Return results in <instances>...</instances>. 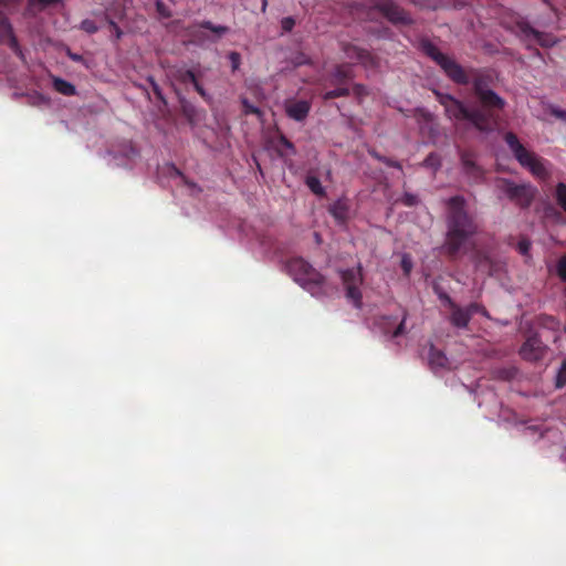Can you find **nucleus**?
<instances>
[{"label":"nucleus","instance_id":"nucleus-1","mask_svg":"<svg viewBox=\"0 0 566 566\" xmlns=\"http://www.w3.org/2000/svg\"><path fill=\"white\" fill-rule=\"evenodd\" d=\"M419 49L441 67L450 81L458 85L471 84L473 93L480 103V108L489 112L492 122L494 120V112L505 108L506 101L492 88L494 76L491 70L472 69L470 71L472 77L470 78L461 64L440 52L428 38H420Z\"/></svg>","mask_w":566,"mask_h":566},{"label":"nucleus","instance_id":"nucleus-2","mask_svg":"<svg viewBox=\"0 0 566 566\" xmlns=\"http://www.w3.org/2000/svg\"><path fill=\"white\" fill-rule=\"evenodd\" d=\"M446 203V241L441 245V251L450 259L459 255L468 241L472 239L479 230L473 216L467 209V199L461 196H452L444 200Z\"/></svg>","mask_w":566,"mask_h":566},{"label":"nucleus","instance_id":"nucleus-3","mask_svg":"<svg viewBox=\"0 0 566 566\" xmlns=\"http://www.w3.org/2000/svg\"><path fill=\"white\" fill-rule=\"evenodd\" d=\"M290 276L312 296L321 298L325 295V279L312 264L303 258H292L286 262Z\"/></svg>","mask_w":566,"mask_h":566},{"label":"nucleus","instance_id":"nucleus-4","mask_svg":"<svg viewBox=\"0 0 566 566\" xmlns=\"http://www.w3.org/2000/svg\"><path fill=\"white\" fill-rule=\"evenodd\" d=\"M493 190L500 201H509L521 209L528 208L536 193V189L530 184H517L504 177L494 179Z\"/></svg>","mask_w":566,"mask_h":566},{"label":"nucleus","instance_id":"nucleus-5","mask_svg":"<svg viewBox=\"0 0 566 566\" xmlns=\"http://www.w3.org/2000/svg\"><path fill=\"white\" fill-rule=\"evenodd\" d=\"M444 112L450 119L465 120L481 133H489L492 129L493 122L488 111H482L480 107H469L457 97L444 108Z\"/></svg>","mask_w":566,"mask_h":566},{"label":"nucleus","instance_id":"nucleus-6","mask_svg":"<svg viewBox=\"0 0 566 566\" xmlns=\"http://www.w3.org/2000/svg\"><path fill=\"white\" fill-rule=\"evenodd\" d=\"M504 139L522 167L527 168L535 176H543L545 174L544 165L521 144L514 133H506Z\"/></svg>","mask_w":566,"mask_h":566},{"label":"nucleus","instance_id":"nucleus-7","mask_svg":"<svg viewBox=\"0 0 566 566\" xmlns=\"http://www.w3.org/2000/svg\"><path fill=\"white\" fill-rule=\"evenodd\" d=\"M369 7L380 12L394 25H411L412 17L394 0H370Z\"/></svg>","mask_w":566,"mask_h":566},{"label":"nucleus","instance_id":"nucleus-8","mask_svg":"<svg viewBox=\"0 0 566 566\" xmlns=\"http://www.w3.org/2000/svg\"><path fill=\"white\" fill-rule=\"evenodd\" d=\"M343 285L346 290V298L354 305L355 308H361V292L360 285L363 283L361 268L358 265L356 269H344L338 271Z\"/></svg>","mask_w":566,"mask_h":566},{"label":"nucleus","instance_id":"nucleus-9","mask_svg":"<svg viewBox=\"0 0 566 566\" xmlns=\"http://www.w3.org/2000/svg\"><path fill=\"white\" fill-rule=\"evenodd\" d=\"M107 164L113 167H132L139 158V151L130 142H125L116 149L107 150L104 154Z\"/></svg>","mask_w":566,"mask_h":566},{"label":"nucleus","instance_id":"nucleus-10","mask_svg":"<svg viewBox=\"0 0 566 566\" xmlns=\"http://www.w3.org/2000/svg\"><path fill=\"white\" fill-rule=\"evenodd\" d=\"M516 33L523 42L534 41L543 48H552L557 43V39L546 32L533 28L526 19H520L515 23Z\"/></svg>","mask_w":566,"mask_h":566},{"label":"nucleus","instance_id":"nucleus-11","mask_svg":"<svg viewBox=\"0 0 566 566\" xmlns=\"http://www.w3.org/2000/svg\"><path fill=\"white\" fill-rule=\"evenodd\" d=\"M547 346L537 333H532L520 348V355L524 360L538 361L544 358Z\"/></svg>","mask_w":566,"mask_h":566},{"label":"nucleus","instance_id":"nucleus-12","mask_svg":"<svg viewBox=\"0 0 566 566\" xmlns=\"http://www.w3.org/2000/svg\"><path fill=\"white\" fill-rule=\"evenodd\" d=\"M406 319L407 313L403 311L400 318L391 315L381 316L377 324L385 336L389 339H395L406 334Z\"/></svg>","mask_w":566,"mask_h":566},{"label":"nucleus","instance_id":"nucleus-13","mask_svg":"<svg viewBox=\"0 0 566 566\" xmlns=\"http://www.w3.org/2000/svg\"><path fill=\"white\" fill-rule=\"evenodd\" d=\"M460 161L463 174L473 184H482L484 181V170L476 164L473 153L463 150L460 153Z\"/></svg>","mask_w":566,"mask_h":566},{"label":"nucleus","instance_id":"nucleus-14","mask_svg":"<svg viewBox=\"0 0 566 566\" xmlns=\"http://www.w3.org/2000/svg\"><path fill=\"white\" fill-rule=\"evenodd\" d=\"M451 310V315L449 321L451 325L458 329H464L468 327L472 316L475 314L478 310L476 306H459L454 303L453 306L449 307Z\"/></svg>","mask_w":566,"mask_h":566},{"label":"nucleus","instance_id":"nucleus-15","mask_svg":"<svg viewBox=\"0 0 566 566\" xmlns=\"http://www.w3.org/2000/svg\"><path fill=\"white\" fill-rule=\"evenodd\" d=\"M0 42L7 43L9 48L23 60L24 55L19 45L18 39L13 32L12 24L9 19L3 17L0 19Z\"/></svg>","mask_w":566,"mask_h":566},{"label":"nucleus","instance_id":"nucleus-16","mask_svg":"<svg viewBox=\"0 0 566 566\" xmlns=\"http://www.w3.org/2000/svg\"><path fill=\"white\" fill-rule=\"evenodd\" d=\"M166 169L170 177H175L178 180L176 185L189 196L197 197L202 191L200 186L188 180L187 177L182 175V172L174 164H167Z\"/></svg>","mask_w":566,"mask_h":566},{"label":"nucleus","instance_id":"nucleus-17","mask_svg":"<svg viewBox=\"0 0 566 566\" xmlns=\"http://www.w3.org/2000/svg\"><path fill=\"white\" fill-rule=\"evenodd\" d=\"M311 103L306 99H298L285 105V113L289 118L295 122H304L310 112H311Z\"/></svg>","mask_w":566,"mask_h":566},{"label":"nucleus","instance_id":"nucleus-18","mask_svg":"<svg viewBox=\"0 0 566 566\" xmlns=\"http://www.w3.org/2000/svg\"><path fill=\"white\" fill-rule=\"evenodd\" d=\"M328 212L335 219L337 224H344L348 219L349 207L345 199L338 198L329 205Z\"/></svg>","mask_w":566,"mask_h":566},{"label":"nucleus","instance_id":"nucleus-19","mask_svg":"<svg viewBox=\"0 0 566 566\" xmlns=\"http://www.w3.org/2000/svg\"><path fill=\"white\" fill-rule=\"evenodd\" d=\"M342 50L345 56L352 61L366 63L370 57L367 50L352 43H344Z\"/></svg>","mask_w":566,"mask_h":566},{"label":"nucleus","instance_id":"nucleus-20","mask_svg":"<svg viewBox=\"0 0 566 566\" xmlns=\"http://www.w3.org/2000/svg\"><path fill=\"white\" fill-rule=\"evenodd\" d=\"M449 359L442 350L437 349L432 344L428 353V364L433 371L448 366Z\"/></svg>","mask_w":566,"mask_h":566},{"label":"nucleus","instance_id":"nucleus-21","mask_svg":"<svg viewBox=\"0 0 566 566\" xmlns=\"http://www.w3.org/2000/svg\"><path fill=\"white\" fill-rule=\"evenodd\" d=\"M53 88L64 96H73L76 94L75 85L62 77L53 78Z\"/></svg>","mask_w":566,"mask_h":566},{"label":"nucleus","instance_id":"nucleus-22","mask_svg":"<svg viewBox=\"0 0 566 566\" xmlns=\"http://www.w3.org/2000/svg\"><path fill=\"white\" fill-rule=\"evenodd\" d=\"M279 145L282 146L284 148L281 149L279 148L277 149V155L284 159V163L285 165H287L289 167L291 166V164L287 163V159L285 158L287 155L290 156H295L296 155V148L294 146V144L287 138L285 137L284 135H281L280 138H279Z\"/></svg>","mask_w":566,"mask_h":566},{"label":"nucleus","instance_id":"nucleus-23","mask_svg":"<svg viewBox=\"0 0 566 566\" xmlns=\"http://www.w3.org/2000/svg\"><path fill=\"white\" fill-rule=\"evenodd\" d=\"M331 75L336 82L343 83L353 77V70L348 64L337 65L332 71Z\"/></svg>","mask_w":566,"mask_h":566},{"label":"nucleus","instance_id":"nucleus-24","mask_svg":"<svg viewBox=\"0 0 566 566\" xmlns=\"http://www.w3.org/2000/svg\"><path fill=\"white\" fill-rule=\"evenodd\" d=\"M305 185L316 196L323 197L326 193L321 180L315 176H307L305 179Z\"/></svg>","mask_w":566,"mask_h":566},{"label":"nucleus","instance_id":"nucleus-25","mask_svg":"<svg viewBox=\"0 0 566 566\" xmlns=\"http://www.w3.org/2000/svg\"><path fill=\"white\" fill-rule=\"evenodd\" d=\"M199 27L216 33L219 38L229 32L228 27L221 24H213L209 20H203L202 22H200Z\"/></svg>","mask_w":566,"mask_h":566},{"label":"nucleus","instance_id":"nucleus-26","mask_svg":"<svg viewBox=\"0 0 566 566\" xmlns=\"http://www.w3.org/2000/svg\"><path fill=\"white\" fill-rule=\"evenodd\" d=\"M433 292L437 295V297L442 302L443 305L450 307L454 305V301L451 298V296L440 286V284L434 283Z\"/></svg>","mask_w":566,"mask_h":566},{"label":"nucleus","instance_id":"nucleus-27","mask_svg":"<svg viewBox=\"0 0 566 566\" xmlns=\"http://www.w3.org/2000/svg\"><path fill=\"white\" fill-rule=\"evenodd\" d=\"M349 95V88L348 87H337L331 91H327L323 94L324 101H331L338 97H345Z\"/></svg>","mask_w":566,"mask_h":566},{"label":"nucleus","instance_id":"nucleus-28","mask_svg":"<svg viewBox=\"0 0 566 566\" xmlns=\"http://www.w3.org/2000/svg\"><path fill=\"white\" fill-rule=\"evenodd\" d=\"M177 78L184 84L190 83L191 85L198 81L197 75L192 70H179Z\"/></svg>","mask_w":566,"mask_h":566},{"label":"nucleus","instance_id":"nucleus-29","mask_svg":"<svg viewBox=\"0 0 566 566\" xmlns=\"http://www.w3.org/2000/svg\"><path fill=\"white\" fill-rule=\"evenodd\" d=\"M422 165L436 171L441 167L440 156L437 153H430L423 160Z\"/></svg>","mask_w":566,"mask_h":566},{"label":"nucleus","instance_id":"nucleus-30","mask_svg":"<svg viewBox=\"0 0 566 566\" xmlns=\"http://www.w3.org/2000/svg\"><path fill=\"white\" fill-rule=\"evenodd\" d=\"M555 195L557 203L566 212V185L564 182L557 184Z\"/></svg>","mask_w":566,"mask_h":566},{"label":"nucleus","instance_id":"nucleus-31","mask_svg":"<svg viewBox=\"0 0 566 566\" xmlns=\"http://www.w3.org/2000/svg\"><path fill=\"white\" fill-rule=\"evenodd\" d=\"M147 83L149 84V86L151 87L155 96L157 97L158 101L163 102L164 104H166V98L164 96V93H163V90L161 87L159 86V84L156 82V80L154 78V76L151 75H148L147 78H146Z\"/></svg>","mask_w":566,"mask_h":566},{"label":"nucleus","instance_id":"nucleus-32","mask_svg":"<svg viewBox=\"0 0 566 566\" xmlns=\"http://www.w3.org/2000/svg\"><path fill=\"white\" fill-rule=\"evenodd\" d=\"M566 385V359L562 363L555 377V386L562 388Z\"/></svg>","mask_w":566,"mask_h":566},{"label":"nucleus","instance_id":"nucleus-33","mask_svg":"<svg viewBox=\"0 0 566 566\" xmlns=\"http://www.w3.org/2000/svg\"><path fill=\"white\" fill-rule=\"evenodd\" d=\"M241 103H242L245 115H250V114L258 115V116L262 115L261 109L258 106H255L254 104H252L248 98H245V97L242 98Z\"/></svg>","mask_w":566,"mask_h":566},{"label":"nucleus","instance_id":"nucleus-34","mask_svg":"<svg viewBox=\"0 0 566 566\" xmlns=\"http://www.w3.org/2000/svg\"><path fill=\"white\" fill-rule=\"evenodd\" d=\"M401 202L403 206L411 208V207L418 206L420 202V199L415 193L403 192V195L401 197Z\"/></svg>","mask_w":566,"mask_h":566},{"label":"nucleus","instance_id":"nucleus-35","mask_svg":"<svg viewBox=\"0 0 566 566\" xmlns=\"http://www.w3.org/2000/svg\"><path fill=\"white\" fill-rule=\"evenodd\" d=\"M80 29L87 34H94L98 31L97 24L91 19H84L80 24Z\"/></svg>","mask_w":566,"mask_h":566},{"label":"nucleus","instance_id":"nucleus-36","mask_svg":"<svg viewBox=\"0 0 566 566\" xmlns=\"http://www.w3.org/2000/svg\"><path fill=\"white\" fill-rule=\"evenodd\" d=\"M437 101L446 108L450 103L454 101V96L449 93H442L440 91L434 90L433 91Z\"/></svg>","mask_w":566,"mask_h":566},{"label":"nucleus","instance_id":"nucleus-37","mask_svg":"<svg viewBox=\"0 0 566 566\" xmlns=\"http://www.w3.org/2000/svg\"><path fill=\"white\" fill-rule=\"evenodd\" d=\"M556 274L566 282V254L560 256L555 266Z\"/></svg>","mask_w":566,"mask_h":566},{"label":"nucleus","instance_id":"nucleus-38","mask_svg":"<svg viewBox=\"0 0 566 566\" xmlns=\"http://www.w3.org/2000/svg\"><path fill=\"white\" fill-rule=\"evenodd\" d=\"M228 60L230 62L232 72L238 71L241 65V54L237 51H231L228 54Z\"/></svg>","mask_w":566,"mask_h":566},{"label":"nucleus","instance_id":"nucleus-39","mask_svg":"<svg viewBox=\"0 0 566 566\" xmlns=\"http://www.w3.org/2000/svg\"><path fill=\"white\" fill-rule=\"evenodd\" d=\"M292 63L295 65V66H302V65H307L311 63V60L310 57L303 53V52H297L294 54V56L292 57Z\"/></svg>","mask_w":566,"mask_h":566},{"label":"nucleus","instance_id":"nucleus-40","mask_svg":"<svg viewBox=\"0 0 566 566\" xmlns=\"http://www.w3.org/2000/svg\"><path fill=\"white\" fill-rule=\"evenodd\" d=\"M193 88L196 90V92L207 102V103H211L212 102V95L201 85V83L199 81H197L193 85Z\"/></svg>","mask_w":566,"mask_h":566},{"label":"nucleus","instance_id":"nucleus-41","mask_svg":"<svg viewBox=\"0 0 566 566\" xmlns=\"http://www.w3.org/2000/svg\"><path fill=\"white\" fill-rule=\"evenodd\" d=\"M531 245H532L531 241L526 238H523L517 242L516 249L520 254L526 256L530 253Z\"/></svg>","mask_w":566,"mask_h":566},{"label":"nucleus","instance_id":"nucleus-42","mask_svg":"<svg viewBox=\"0 0 566 566\" xmlns=\"http://www.w3.org/2000/svg\"><path fill=\"white\" fill-rule=\"evenodd\" d=\"M295 25V19L293 17H285L281 20L282 33H289Z\"/></svg>","mask_w":566,"mask_h":566},{"label":"nucleus","instance_id":"nucleus-43","mask_svg":"<svg viewBox=\"0 0 566 566\" xmlns=\"http://www.w3.org/2000/svg\"><path fill=\"white\" fill-rule=\"evenodd\" d=\"M401 269L406 275H409L412 270V260L409 254H403L400 262Z\"/></svg>","mask_w":566,"mask_h":566},{"label":"nucleus","instance_id":"nucleus-44","mask_svg":"<svg viewBox=\"0 0 566 566\" xmlns=\"http://www.w3.org/2000/svg\"><path fill=\"white\" fill-rule=\"evenodd\" d=\"M156 10L164 18H170L171 13L161 0L156 1Z\"/></svg>","mask_w":566,"mask_h":566},{"label":"nucleus","instance_id":"nucleus-45","mask_svg":"<svg viewBox=\"0 0 566 566\" xmlns=\"http://www.w3.org/2000/svg\"><path fill=\"white\" fill-rule=\"evenodd\" d=\"M66 55L70 57V60H72L73 62H76V63H82L83 65H85L86 67H88L87 65V62L86 60L84 59L83 55L78 54V53H75V52H72L70 49H67L66 51Z\"/></svg>","mask_w":566,"mask_h":566},{"label":"nucleus","instance_id":"nucleus-46","mask_svg":"<svg viewBox=\"0 0 566 566\" xmlns=\"http://www.w3.org/2000/svg\"><path fill=\"white\" fill-rule=\"evenodd\" d=\"M380 163L385 164L387 167L396 168L400 171L402 170L401 164L392 158L384 156Z\"/></svg>","mask_w":566,"mask_h":566},{"label":"nucleus","instance_id":"nucleus-47","mask_svg":"<svg viewBox=\"0 0 566 566\" xmlns=\"http://www.w3.org/2000/svg\"><path fill=\"white\" fill-rule=\"evenodd\" d=\"M106 20H107V23L112 27V29L114 30L115 32V38L116 39H120L122 35H123V32L120 30V28L118 27V24L111 18L106 17Z\"/></svg>","mask_w":566,"mask_h":566},{"label":"nucleus","instance_id":"nucleus-48","mask_svg":"<svg viewBox=\"0 0 566 566\" xmlns=\"http://www.w3.org/2000/svg\"><path fill=\"white\" fill-rule=\"evenodd\" d=\"M468 306H476L478 310L475 311V314H481L485 318H491L489 312L483 305L479 303H470Z\"/></svg>","mask_w":566,"mask_h":566},{"label":"nucleus","instance_id":"nucleus-49","mask_svg":"<svg viewBox=\"0 0 566 566\" xmlns=\"http://www.w3.org/2000/svg\"><path fill=\"white\" fill-rule=\"evenodd\" d=\"M525 430L532 434L538 432L539 437L544 436V429L542 428V426H526Z\"/></svg>","mask_w":566,"mask_h":566},{"label":"nucleus","instance_id":"nucleus-50","mask_svg":"<svg viewBox=\"0 0 566 566\" xmlns=\"http://www.w3.org/2000/svg\"><path fill=\"white\" fill-rule=\"evenodd\" d=\"M57 0H30L31 4H41L42 7H46L49 4L55 3Z\"/></svg>","mask_w":566,"mask_h":566},{"label":"nucleus","instance_id":"nucleus-51","mask_svg":"<svg viewBox=\"0 0 566 566\" xmlns=\"http://www.w3.org/2000/svg\"><path fill=\"white\" fill-rule=\"evenodd\" d=\"M368 154H369L373 158H375L377 161H379V163L381 161V159H382V157H384V155L379 154V153H378L377 150H375V149H369V150H368Z\"/></svg>","mask_w":566,"mask_h":566},{"label":"nucleus","instance_id":"nucleus-52","mask_svg":"<svg viewBox=\"0 0 566 566\" xmlns=\"http://www.w3.org/2000/svg\"><path fill=\"white\" fill-rule=\"evenodd\" d=\"M526 49H527V50H530V51H532V54H533L534 56H537V57H539V59H543V54H542L537 49L533 48L531 44H527V45H526Z\"/></svg>","mask_w":566,"mask_h":566},{"label":"nucleus","instance_id":"nucleus-53","mask_svg":"<svg viewBox=\"0 0 566 566\" xmlns=\"http://www.w3.org/2000/svg\"><path fill=\"white\" fill-rule=\"evenodd\" d=\"M265 250L269 251V252H273V253H276L277 252V248L273 244V243H269L266 247H265Z\"/></svg>","mask_w":566,"mask_h":566},{"label":"nucleus","instance_id":"nucleus-54","mask_svg":"<svg viewBox=\"0 0 566 566\" xmlns=\"http://www.w3.org/2000/svg\"><path fill=\"white\" fill-rule=\"evenodd\" d=\"M554 114H556V115H557V116H559V117H564L565 112H564V111H560V109H556V111H554Z\"/></svg>","mask_w":566,"mask_h":566},{"label":"nucleus","instance_id":"nucleus-55","mask_svg":"<svg viewBox=\"0 0 566 566\" xmlns=\"http://www.w3.org/2000/svg\"><path fill=\"white\" fill-rule=\"evenodd\" d=\"M266 7H268V0H262V12H265L266 10Z\"/></svg>","mask_w":566,"mask_h":566},{"label":"nucleus","instance_id":"nucleus-56","mask_svg":"<svg viewBox=\"0 0 566 566\" xmlns=\"http://www.w3.org/2000/svg\"><path fill=\"white\" fill-rule=\"evenodd\" d=\"M314 235H315V240H316V242H317V243H319V242H321V237H319V234H318L317 232H315V234H314Z\"/></svg>","mask_w":566,"mask_h":566},{"label":"nucleus","instance_id":"nucleus-57","mask_svg":"<svg viewBox=\"0 0 566 566\" xmlns=\"http://www.w3.org/2000/svg\"><path fill=\"white\" fill-rule=\"evenodd\" d=\"M560 458H562L564 461H566V448L564 449V451H563V453H562Z\"/></svg>","mask_w":566,"mask_h":566},{"label":"nucleus","instance_id":"nucleus-58","mask_svg":"<svg viewBox=\"0 0 566 566\" xmlns=\"http://www.w3.org/2000/svg\"><path fill=\"white\" fill-rule=\"evenodd\" d=\"M356 90H357V92H360V91H363V90H364V86H363V85H360V84H358V85H356Z\"/></svg>","mask_w":566,"mask_h":566}]
</instances>
